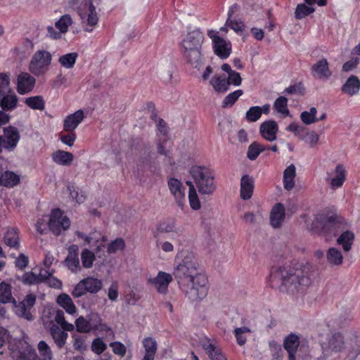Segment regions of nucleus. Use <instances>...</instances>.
<instances>
[{"label":"nucleus","instance_id":"nucleus-1","mask_svg":"<svg viewBox=\"0 0 360 360\" xmlns=\"http://www.w3.org/2000/svg\"><path fill=\"white\" fill-rule=\"evenodd\" d=\"M271 284L281 291L296 295L305 292L311 285L312 278L301 269L279 266L271 274Z\"/></svg>","mask_w":360,"mask_h":360},{"label":"nucleus","instance_id":"nucleus-2","mask_svg":"<svg viewBox=\"0 0 360 360\" xmlns=\"http://www.w3.org/2000/svg\"><path fill=\"white\" fill-rule=\"evenodd\" d=\"M203 41V34L198 29L188 31L182 36L181 47L184 58L195 68L202 63Z\"/></svg>","mask_w":360,"mask_h":360},{"label":"nucleus","instance_id":"nucleus-3","mask_svg":"<svg viewBox=\"0 0 360 360\" xmlns=\"http://www.w3.org/2000/svg\"><path fill=\"white\" fill-rule=\"evenodd\" d=\"M196 189L202 195H211L217 189L214 175L209 168L201 165H193L189 169Z\"/></svg>","mask_w":360,"mask_h":360},{"label":"nucleus","instance_id":"nucleus-4","mask_svg":"<svg viewBox=\"0 0 360 360\" xmlns=\"http://www.w3.org/2000/svg\"><path fill=\"white\" fill-rule=\"evenodd\" d=\"M53 60L51 53L44 49L34 52L29 62L28 70L33 75L44 76L50 69Z\"/></svg>","mask_w":360,"mask_h":360},{"label":"nucleus","instance_id":"nucleus-5","mask_svg":"<svg viewBox=\"0 0 360 360\" xmlns=\"http://www.w3.org/2000/svg\"><path fill=\"white\" fill-rule=\"evenodd\" d=\"M77 13L84 31L91 32L97 27L99 16L92 0H83Z\"/></svg>","mask_w":360,"mask_h":360},{"label":"nucleus","instance_id":"nucleus-6","mask_svg":"<svg viewBox=\"0 0 360 360\" xmlns=\"http://www.w3.org/2000/svg\"><path fill=\"white\" fill-rule=\"evenodd\" d=\"M200 266L191 252H187L184 256L181 262L178 264L175 270L176 277L182 283L191 280L202 274L200 272Z\"/></svg>","mask_w":360,"mask_h":360},{"label":"nucleus","instance_id":"nucleus-7","mask_svg":"<svg viewBox=\"0 0 360 360\" xmlns=\"http://www.w3.org/2000/svg\"><path fill=\"white\" fill-rule=\"evenodd\" d=\"M41 321L44 327L48 330L57 326L56 323L66 331H71L74 329V325L65 321L63 311L56 307H45L42 312Z\"/></svg>","mask_w":360,"mask_h":360},{"label":"nucleus","instance_id":"nucleus-8","mask_svg":"<svg viewBox=\"0 0 360 360\" xmlns=\"http://www.w3.org/2000/svg\"><path fill=\"white\" fill-rule=\"evenodd\" d=\"M207 278L204 274L198 275L184 282L185 292L188 297L192 301H198L205 298L208 292Z\"/></svg>","mask_w":360,"mask_h":360},{"label":"nucleus","instance_id":"nucleus-9","mask_svg":"<svg viewBox=\"0 0 360 360\" xmlns=\"http://www.w3.org/2000/svg\"><path fill=\"white\" fill-rule=\"evenodd\" d=\"M321 346L324 351L331 354L333 353L345 354L349 359H355L359 354L358 351L352 352L347 348L344 337L340 333L331 335L328 342H323Z\"/></svg>","mask_w":360,"mask_h":360},{"label":"nucleus","instance_id":"nucleus-10","mask_svg":"<svg viewBox=\"0 0 360 360\" xmlns=\"http://www.w3.org/2000/svg\"><path fill=\"white\" fill-rule=\"evenodd\" d=\"M75 326L77 330L80 333H89L91 330L106 332L110 330L97 314L89 316L88 319L79 316L75 321Z\"/></svg>","mask_w":360,"mask_h":360},{"label":"nucleus","instance_id":"nucleus-11","mask_svg":"<svg viewBox=\"0 0 360 360\" xmlns=\"http://www.w3.org/2000/svg\"><path fill=\"white\" fill-rule=\"evenodd\" d=\"M167 185L176 206L184 210L186 208V188L184 182L176 177H169Z\"/></svg>","mask_w":360,"mask_h":360},{"label":"nucleus","instance_id":"nucleus-12","mask_svg":"<svg viewBox=\"0 0 360 360\" xmlns=\"http://www.w3.org/2000/svg\"><path fill=\"white\" fill-rule=\"evenodd\" d=\"M103 283L101 279L94 276H88L81 280L74 288L72 295L75 297H81L87 292L96 294L102 290Z\"/></svg>","mask_w":360,"mask_h":360},{"label":"nucleus","instance_id":"nucleus-13","mask_svg":"<svg viewBox=\"0 0 360 360\" xmlns=\"http://www.w3.org/2000/svg\"><path fill=\"white\" fill-rule=\"evenodd\" d=\"M70 220L60 209H54L49 214V228L55 236L60 235L69 229Z\"/></svg>","mask_w":360,"mask_h":360},{"label":"nucleus","instance_id":"nucleus-14","mask_svg":"<svg viewBox=\"0 0 360 360\" xmlns=\"http://www.w3.org/2000/svg\"><path fill=\"white\" fill-rule=\"evenodd\" d=\"M73 24V19L70 14H64L55 21V27L49 25L46 27L47 36L54 40L60 39Z\"/></svg>","mask_w":360,"mask_h":360},{"label":"nucleus","instance_id":"nucleus-15","mask_svg":"<svg viewBox=\"0 0 360 360\" xmlns=\"http://www.w3.org/2000/svg\"><path fill=\"white\" fill-rule=\"evenodd\" d=\"M207 35L212 40L214 53L221 59H226L232 52V45L230 41L219 36V32L210 30Z\"/></svg>","mask_w":360,"mask_h":360},{"label":"nucleus","instance_id":"nucleus-16","mask_svg":"<svg viewBox=\"0 0 360 360\" xmlns=\"http://www.w3.org/2000/svg\"><path fill=\"white\" fill-rule=\"evenodd\" d=\"M347 171L343 164H338L333 169L327 173L326 181L332 190H337L342 186L347 179Z\"/></svg>","mask_w":360,"mask_h":360},{"label":"nucleus","instance_id":"nucleus-17","mask_svg":"<svg viewBox=\"0 0 360 360\" xmlns=\"http://www.w3.org/2000/svg\"><path fill=\"white\" fill-rule=\"evenodd\" d=\"M18 342H25V341L20 340H13L9 341L8 342V347L9 349L11 352V347H13L15 349H21V345L19 344ZM25 343L28 345L30 347L31 352L35 355L36 358L38 360H52L53 359V352L51 351V347L49 346V345L45 341H40L37 345V350L39 356V359L37 356L34 352L30 346L25 342Z\"/></svg>","mask_w":360,"mask_h":360},{"label":"nucleus","instance_id":"nucleus-18","mask_svg":"<svg viewBox=\"0 0 360 360\" xmlns=\"http://www.w3.org/2000/svg\"><path fill=\"white\" fill-rule=\"evenodd\" d=\"M77 237L84 242L85 245H89L90 248L95 249L98 252L101 251L106 245L105 237L100 232H93L89 236L82 233H76Z\"/></svg>","mask_w":360,"mask_h":360},{"label":"nucleus","instance_id":"nucleus-19","mask_svg":"<svg viewBox=\"0 0 360 360\" xmlns=\"http://www.w3.org/2000/svg\"><path fill=\"white\" fill-rule=\"evenodd\" d=\"M4 149L9 151L13 150L20 140V132L18 127L14 125H8L3 128Z\"/></svg>","mask_w":360,"mask_h":360},{"label":"nucleus","instance_id":"nucleus-20","mask_svg":"<svg viewBox=\"0 0 360 360\" xmlns=\"http://www.w3.org/2000/svg\"><path fill=\"white\" fill-rule=\"evenodd\" d=\"M36 79L28 72H21L16 77V91L20 95H25L30 93L35 85Z\"/></svg>","mask_w":360,"mask_h":360},{"label":"nucleus","instance_id":"nucleus-21","mask_svg":"<svg viewBox=\"0 0 360 360\" xmlns=\"http://www.w3.org/2000/svg\"><path fill=\"white\" fill-rule=\"evenodd\" d=\"M278 132V125L274 120L263 122L259 127L261 136L266 141L273 142L276 140Z\"/></svg>","mask_w":360,"mask_h":360},{"label":"nucleus","instance_id":"nucleus-22","mask_svg":"<svg viewBox=\"0 0 360 360\" xmlns=\"http://www.w3.org/2000/svg\"><path fill=\"white\" fill-rule=\"evenodd\" d=\"M85 118L84 112L78 110L68 115L63 120V129L66 132H73Z\"/></svg>","mask_w":360,"mask_h":360},{"label":"nucleus","instance_id":"nucleus-23","mask_svg":"<svg viewBox=\"0 0 360 360\" xmlns=\"http://www.w3.org/2000/svg\"><path fill=\"white\" fill-rule=\"evenodd\" d=\"M311 75L319 79H328L332 72L329 68V64L326 58H321L316 62L311 67Z\"/></svg>","mask_w":360,"mask_h":360},{"label":"nucleus","instance_id":"nucleus-24","mask_svg":"<svg viewBox=\"0 0 360 360\" xmlns=\"http://www.w3.org/2000/svg\"><path fill=\"white\" fill-rule=\"evenodd\" d=\"M172 281L171 274L160 271L158 275L149 280V283L157 290L160 293L165 294L167 292L169 284Z\"/></svg>","mask_w":360,"mask_h":360},{"label":"nucleus","instance_id":"nucleus-25","mask_svg":"<svg viewBox=\"0 0 360 360\" xmlns=\"http://www.w3.org/2000/svg\"><path fill=\"white\" fill-rule=\"evenodd\" d=\"M68 254L65 260V265L72 272L76 273L81 271V266L78 257L79 247L77 245H71L68 248Z\"/></svg>","mask_w":360,"mask_h":360},{"label":"nucleus","instance_id":"nucleus-26","mask_svg":"<svg viewBox=\"0 0 360 360\" xmlns=\"http://www.w3.org/2000/svg\"><path fill=\"white\" fill-rule=\"evenodd\" d=\"M19 103L18 97L13 90L0 94V108L4 111L15 110Z\"/></svg>","mask_w":360,"mask_h":360},{"label":"nucleus","instance_id":"nucleus-27","mask_svg":"<svg viewBox=\"0 0 360 360\" xmlns=\"http://www.w3.org/2000/svg\"><path fill=\"white\" fill-rule=\"evenodd\" d=\"M53 163L60 167H69L74 161V155L72 153L63 150H54L51 155Z\"/></svg>","mask_w":360,"mask_h":360},{"label":"nucleus","instance_id":"nucleus-28","mask_svg":"<svg viewBox=\"0 0 360 360\" xmlns=\"http://www.w3.org/2000/svg\"><path fill=\"white\" fill-rule=\"evenodd\" d=\"M285 216V207L283 204L276 203L271 209L270 214L271 224L274 228L281 226Z\"/></svg>","mask_w":360,"mask_h":360},{"label":"nucleus","instance_id":"nucleus-29","mask_svg":"<svg viewBox=\"0 0 360 360\" xmlns=\"http://www.w3.org/2000/svg\"><path fill=\"white\" fill-rule=\"evenodd\" d=\"M254 191V179L249 175H244L240 179V198L247 200L251 198Z\"/></svg>","mask_w":360,"mask_h":360},{"label":"nucleus","instance_id":"nucleus-30","mask_svg":"<svg viewBox=\"0 0 360 360\" xmlns=\"http://www.w3.org/2000/svg\"><path fill=\"white\" fill-rule=\"evenodd\" d=\"M18 342L21 345V349H15L13 347H11L13 359L15 360H38L25 342Z\"/></svg>","mask_w":360,"mask_h":360},{"label":"nucleus","instance_id":"nucleus-31","mask_svg":"<svg viewBox=\"0 0 360 360\" xmlns=\"http://www.w3.org/2000/svg\"><path fill=\"white\" fill-rule=\"evenodd\" d=\"M144 348V356L142 360H154L158 349V344L155 338L146 337L142 340Z\"/></svg>","mask_w":360,"mask_h":360},{"label":"nucleus","instance_id":"nucleus-32","mask_svg":"<svg viewBox=\"0 0 360 360\" xmlns=\"http://www.w3.org/2000/svg\"><path fill=\"white\" fill-rule=\"evenodd\" d=\"M56 302L67 314L74 315L77 312V307L69 295L66 293L59 295Z\"/></svg>","mask_w":360,"mask_h":360},{"label":"nucleus","instance_id":"nucleus-33","mask_svg":"<svg viewBox=\"0 0 360 360\" xmlns=\"http://www.w3.org/2000/svg\"><path fill=\"white\" fill-rule=\"evenodd\" d=\"M296 167L291 164L288 166L284 172L283 176V187L285 190L291 191L295 184Z\"/></svg>","mask_w":360,"mask_h":360},{"label":"nucleus","instance_id":"nucleus-34","mask_svg":"<svg viewBox=\"0 0 360 360\" xmlns=\"http://www.w3.org/2000/svg\"><path fill=\"white\" fill-rule=\"evenodd\" d=\"M221 70L223 71L224 75H226V80L230 85L239 86L241 84L242 78L240 73L232 70L229 64L224 63L221 66Z\"/></svg>","mask_w":360,"mask_h":360},{"label":"nucleus","instance_id":"nucleus-35","mask_svg":"<svg viewBox=\"0 0 360 360\" xmlns=\"http://www.w3.org/2000/svg\"><path fill=\"white\" fill-rule=\"evenodd\" d=\"M186 185L188 186V200L189 205L193 210H199L201 208V202L197 193V189L191 181H187Z\"/></svg>","mask_w":360,"mask_h":360},{"label":"nucleus","instance_id":"nucleus-36","mask_svg":"<svg viewBox=\"0 0 360 360\" xmlns=\"http://www.w3.org/2000/svg\"><path fill=\"white\" fill-rule=\"evenodd\" d=\"M300 345V338L295 334H290L284 340V347L289 354L288 360H295L294 354Z\"/></svg>","mask_w":360,"mask_h":360},{"label":"nucleus","instance_id":"nucleus-37","mask_svg":"<svg viewBox=\"0 0 360 360\" xmlns=\"http://www.w3.org/2000/svg\"><path fill=\"white\" fill-rule=\"evenodd\" d=\"M43 278V274L38 268H34L24 274L19 280L25 285H34L42 282Z\"/></svg>","mask_w":360,"mask_h":360},{"label":"nucleus","instance_id":"nucleus-38","mask_svg":"<svg viewBox=\"0 0 360 360\" xmlns=\"http://www.w3.org/2000/svg\"><path fill=\"white\" fill-rule=\"evenodd\" d=\"M327 262L330 266H340L342 264L344 257L342 252L337 248L331 247L328 249L326 254Z\"/></svg>","mask_w":360,"mask_h":360},{"label":"nucleus","instance_id":"nucleus-39","mask_svg":"<svg viewBox=\"0 0 360 360\" xmlns=\"http://www.w3.org/2000/svg\"><path fill=\"white\" fill-rule=\"evenodd\" d=\"M210 83L216 91L221 93L227 91L230 86L224 73L215 75Z\"/></svg>","mask_w":360,"mask_h":360},{"label":"nucleus","instance_id":"nucleus-40","mask_svg":"<svg viewBox=\"0 0 360 360\" xmlns=\"http://www.w3.org/2000/svg\"><path fill=\"white\" fill-rule=\"evenodd\" d=\"M360 89V80L354 75L350 76L342 87L343 93L349 96L356 94Z\"/></svg>","mask_w":360,"mask_h":360},{"label":"nucleus","instance_id":"nucleus-41","mask_svg":"<svg viewBox=\"0 0 360 360\" xmlns=\"http://www.w3.org/2000/svg\"><path fill=\"white\" fill-rule=\"evenodd\" d=\"M354 240V234L352 231H346L342 233L337 238V244L340 245L345 252L351 250Z\"/></svg>","mask_w":360,"mask_h":360},{"label":"nucleus","instance_id":"nucleus-42","mask_svg":"<svg viewBox=\"0 0 360 360\" xmlns=\"http://www.w3.org/2000/svg\"><path fill=\"white\" fill-rule=\"evenodd\" d=\"M49 330L50 331L56 345L59 348L63 347L65 345L68 336V333L65 331V330L62 328H60L58 326H56L51 328Z\"/></svg>","mask_w":360,"mask_h":360},{"label":"nucleus","instance_id":"nucleus-43","mask_svg":"<svg viewBox=\"0 0 360 360\" xmlns=\"http://www.w3.org/2000/svg\"><path fill=\"white\" fill-rule=\"evenodd\" d=\"M12 296L11 285L5 281L0 283V302L6 304L14 302Z\"/></svg>","mask_w":360,"mask_h":360},{"label":"nucleus","instance_id":"nucleus-44","mask_svg":"<svg viewBox=\"0 0 360 360\" xmlns=\"http://www.w3.org/2000/svg\"><path fill=\"white\" fill-rule=\"evenodd\" d=\"M78 54L76 52H72L63 54L58 58V63L65 69H72L74 68Z\"/></svg>","mask_w":360,"mask_h":360},{"label":"nucleus","instance_id":"nucleus-45","mask_svg":"<svg viewBox=\"0 0 360 360\" xmlns=\"http://www.w3.org/2000/svg\"><path fill=\"white\" fill-rule=\"evenodd\" d=\"M11 303L13 304L14 312L18 316L24 318L28 321L33 319V316L30 312V309H29L25 304V302L17 303L14 300V302Z\"/></svg>","mask_w":360,"mask_h":360},{"label":"nucleus","instance_id":"nucleus-46","mask_svg":"<svg viewBox=\"0 0 360 360\" xmlns=\"http://www.w3.org/2000/svg\"><path fill=\"white\" fill-rule=\"evenodd\" d=\"M274 108L282 117H287L290 115V111L288 108V99L285 96H279L275 100Z\"/></svg>","mask_w":360,"mask_h":360},{"label":"nucleus","instance_id":"nucleus-47","mask_svg":"<svg viewBox=\"0 0 360 360\" xmlns=\"http://www.w3.org/2000/svg\"><path fill=\"white\" fill-rule=\"evenodd\" d=\"M96 260V256L94 252L84 248L81 252V262L82 265L84 269H91L93 267L94 262Z\"/></svg>","mask_w":360,"mask_h":360},{"label":"nucleus","instance_id":"nucleus-48","mask_svg":"<svg viewBox=\"0 0 360 360\" xmlns=\"http://www.w3.org/2000/svg\"><path fill=\"white\" fill-rule=\"evenodd\" d=\"M266 149L267 148L264 146L255 141L248 146L247 157L250 160H255L257 158L261 153L266 150Z\"/></svg>","mask_w":360,"mask_h":360},{"label":"nucleus","instance_id":"nucleus-49","mask_svg":"<svg viewBox=\"0 0 360 360\" xmlns=\"http://www.w3.org/2000/svg\"><path fill=\"white\" fill-rule=\"evenodd\" d=\"M317 109L315 107H311L309 110H305L301 112L300 120L307 125H310L318 122L316 117Z\"/></svg>","mask_w":360,"mask_h":360},{"label":"nucleus","instance_id":"nucleus-50","mask_svg":"<svg viewBox=\"0 0 360 360\" xmlns=\"http://www.w3.org/2000/svg\"><path fill=\"white\" fill-rule=\"evenodd\" d=\"M19 238L18 232L14 229H8L4 236L5 243L11 247L17 248L19 246Z\"/></svg>","mask_w":360,"mask_h":360},{"label":"nucleus","instance_id":"nucleus-51","mask_svg":"<svg viewBox=\"0 0 360 360\" xmlns=\"http://www.w3.org/2000/svg\"><path fill=\"white\" fill-rule=\"evenodd\" d=\"M314 11L315 8L309 4L306 5L305 4H300L296 7L295 17L296 19H302L314 13Z\"/></svg>","mask_w":360,"mask_h":360},{"label":"nucleus","instance_id":"nucleus-52","mask_svg":"<svg viewBox=\"0 0 360 360\" xmlns=\"http://www.w3.org/2000/svg\"><path fill=\"white\" fill-rule=\"evenodd\" d=\"M263 217L260 210L256 212H246L241 217L242 221L246 224H255L257 223Z\"/></svg>","mask_w":360,"mask_h":360},{"label":"nucleus","instance_id":"nucleus-53","mask_svg":"<svg viewBox=\"0 0 360 360\" xmlns=\"http://www.w3.org/2000/svg\"><path fill=\"white\" fill-rule=\"evenodd\" d=\"M20 181L18 175L12 172H5L2 174V184L5 186H13L16 185Z\"/></svg>","mask_w":360,"mask_h":360},{"label":"nucleus","instance_id":"nucleus-54","mask_svg":"<svg viewBox=\"0 0 360 360\" xmlns=\"http://www.w3.org/2000/svg\"><path fill=\"white\" fill-rule=\"evenodd\" d=\"M68 191L71 198L77 203L81 204L86 200V195L84 191L74 186H68Z\"/></svg>","mask_w":360,"mask_h":360},{"label":"nucleus","instance_id":"nucleus-55","mask_svg":"<svg viewBox=\"0 0 360 360\" xmlns=\"http://www.w3.org/2000/svg\"><path fill=\"white\" fill-rule=\"evenodd\" d=\"M243 94V91L241 89L236 90L228 94L222 102L224 108H229L232 106L236 101Z\"/></svg>","mask_w":360,"mask_h":360},{"label":"nucleus","instance_id":"nucleus-56","mask_svg":"<svg viewBox=\"0 0 360 360\" xmlns=\"http://www.w3.org/2000/svg\"><path fill=\"white\" fill-rule=\"evenodd\" d=\"M49 214L43 216L41 218L39 219L35 224V229L37 233L41 235L46 234L49 230Z\"/></svg>","mask_w":360,"mask_h":360},{"label":"nucleus","instance_id":"nucleus-57","mask_svg":"<svg viewBox=\"0 0 360 360\" xmlns=\"http://www.w3.org/2000/svg\"><path fill=\"white\" fill-rule=\"evenodd\" d=\"M12 90L11 87V74L9 72H0V94Z\"/></svg>","mask_w":360,"mask_h":360},{"label":"nucleus","instance_id":"nucleus-58","mask_svg":"<svg viewBox=\"0 0 360 360\" xmlns=\"http://www.w3.org/2000/svg\"><path fill=\"white\" fill-rule=\"evenodd\" d=\"M25 103L33 110H43L44 108V100L39 96L27 98Z\"/></svg>","mask_w":360,"mask_h":360},{"label":"nucleus","instance_id":"nucleus-59","mask_svg":"<svg viewBox=\"0 0 360 360\" xmlns=\"http://www.w3.org/2000/svg\"><path fill=\"white\" fill-rule=\"evenodd\" d=\"M319 135L314 131H307L305 136L301 138L310 148H314L319 141Z\"/></svg>","mask_w":360,"mask_h":360},{"label":"nucleus","instance_id":"nucleus-60","mask_svg":"<svg viewBox=\"0 0 360 360\" xmlns=\"http://www.w3.org/2000/svg\"><path fill=\"white\" fill-rule=\"evenodd\" d=\"M234 333L238 343L240 345H243L246 342L248 336L250 333V329L246 326H243L236 328Z\"/></svg>","mask_w":360,"mask_h":360},{"label":"nucleus","instance_id":"nucleus-61","mask_svg":"<svg viewBox=\"0 0 360 360\" xmlns=\"http://www.w3.org/2000/svg\"><path fill=\"white\" fill-rule=\"evenodd\" d=\"M44 278L42 282L46 283L49 287L55 288H60L62 286V282L57 278L52 276V274L48 271H45L43 274Z\"/></svg>","mask_w":360,"mask_h":360},{"label":"nucleus","instance_id":"nucleus-62","mask_svg":"<svg viewBox=\"0 0 360 360\" xmlns=\"http://www.w3.org/2000/svg\"><path fill=\"white\" fill-rule=\"evenodd\" d=\"M261 116L260 106H252L250 108L245 115L246 120L250 122L257 121Z\"/></svg>","mask_w":360,"mask_h":360},{"label":"nucleus","instance_id":"nucleus-63","mask_svg":"<svg viewBox=\"0 0 360 360\" xmlns=\"http://www.w3.org/2000/svg\"><path fill=\"white\" fill-rule=\"evenodd\" d=\"M106 348H107V345L100 338H96L92 342L91 350L96 354H101L106 349Z\"/></svg>","mask_w":360,"mask_h":360},{"label":"nucleus","instance_id":"nucleus-64","mask_svg":"<svg viewBox=\"0 0 360 360\" xmlns=\"http://www.w3.org/2000/svg\"><path fill=\"white\" fill-rule=\"evenodd\" d=\"M125 247V243L122 238H117L112 240L108 246V252L114 253L118 250H122Z\"/></svg>","mask_w":360,"mask_h":360}]
</instances>
